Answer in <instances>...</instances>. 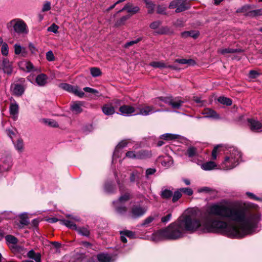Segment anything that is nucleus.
<instances>
[{
    "instance_id": "1",
    "label": "nucleus",
    "mask_w": 262,
    "mask_h": 262,
    "mask_svg": "<svg viewBox=\"0 0 262 262\" xmlns=\"http://www.w3.org/2000/svg\"><path fill=\"white\" fill-rule=\"evenodd\" d=\"M260 214L242 208L214 203L205 210H191L176 222L152 234V240H176L185 231L220 233L232 238H242L260 230Z\"/></svg>"
},
{
    "instance_id": "2",
    "label": "nucleus",
    "mask_w": 262,
    "mask_h": 262,
    "mask_svg": "<svg viewBox=\"0 0 262 262\" xmlns=\"http://www.w3.org/2000/svg\"><path fill=\"white\" fill-rule=\"evenodd\" d=\"M229 152L222 163V167L225 170H230L235 167L239 164L241 159V153L237 148H230Z\"/></svg>"
},
{
    "instance_id": "3",
    "label": "nucleus",
    "mask_w": 262,
    "mask_h": 262,
    "mask_svg": "<svg viewBox=\"0 0 262 262\" xmlns=\"http://www.w3.org/2000/svg\"><path fill=\"white\" fill-rule=\"evenodd\" d=\"M159 101H162L170 105L172 108L179 109L183 105L184 101L182 100L180 97H172V96L166 97H159L155 100V103L162 106V104Z\"/></svg>"
},
{
    "instance_id": "4",
    "label": "nucleus",
    "mask_w": 262,
    "mask_h": 262,
    "mask_svg": "<svg viewBox=\"0 0 262 262\" xmlns=\"http://www.w3.org/2000/svg\"><path fill=\"white\" fill-rule=\"evenodd\" d=\"M170 9H176V13H180L189 9L190 5L187 0H173L168 6Z\"/></svg>"
},
{
    "instance_id": "5",
    "label": "nucleus",
    "mask_w": 262,
    "mask_h": 262,
    "mask_svg": "<svg viewBox=\"0 0 262 262\" xmlns=\"http://www.w3.org/2000/svg\"><path fill=\"white\" fill-rule=\"evenodd\" d=\"M15 32L18 34H27L28 30L25 23L20 19H14L10 22Z\"/></svg>"
},
{
    "instance_id": "6",
    "label": "nucleus",
    "mask_w": 262,
    "mask_h": 262,
    "mask_svg": "<svg viewBox=\"0 0 262 262\" xmlns=\"http://www.w3.org/2000/svg\"><path fill=\"white\" fill-rule=\"evenodd\" d=\"M147 211L145 207H142L140 205H135L132 207L128 213V216L132 219H136L143 216Z\"/></svg>"
},
{
    "instance_id": "7",
    "label": "nucleus",
    "mask_w": 262,
    "mask_h": 262,
    "mask_svg": "<svg viewBox=\"0 0 262 262\" xmlns=\"http://www.w3.org/2000/svg\"><path fill=\"white\" fill-rule=\"evenodd\" d=\"M136 115L148 116L157 112H160V110H155L153 106L147 105H139L136 106Z\"/></svg>"
},
{
    "instance_id": "8",
    "label": "nucleus",
    "mask_w": 262,
    "mask_h": 262,
    "mask_svg": "<svg viewBox=\"0 0 262 262\" xmlns=\"http://www.w3.org/2000/svg\"><path fill=\"white\" fill-rule=\"evenodd\" d=\"M59 87L62 89L68 92L73 93L80 98L83 97L84 95L83 91L79 90L76 86H72L68 83H62L59 84Z\"/></svg>"
},
{
    "instance_id": "9",
    "label": "nucleus",
    "mask_w": 262,
    "mask_h": 262,
    "mask_svg": "<svg viewBox=\"0 0 262 262\" xmlns=\"http://www.w3.org/2000/svg\"><path fill=\"white\" fill-rule=\"evenodd\" d=\"M248 125L252 132H260L262 131V123L253 118L247 119Z\"/></svg>"
},
{
    "instance_id": "10",
    "label": "nucleus",
    "mask_w": 262,
    "mask_h": 262,
    "mask_svg": "<svg viewBox=\"0 0 262 262\" xmlns=\"http://www.w3.org/2000/svg\"><path fill=\"white\" fill-rule=\"evenodd\" d=\"M127 144V142L126 140H122L118 144L113 153L112 163H114L116 159L121 156L122 153V150Z\"/></svg>"
},
{
    "instance_id": "11",
    "label": "nucleus",
    "mask_w": 262,
    "mask_h": 262,
    "mask_svg": "<svg viewBox=\"0 0 262 262\" xmlns=\"http://www.w3.org/2000/svg\"><path fill=\"white\" fill-rule=\"evenodd\" d=\"M12 166V159L10 156H5L0 160V171L8 170Z\"/></svg>"
},
{
    "instance_id": "12",
    "label": "nucleus",
    "mask_w": 262,
    "mask_h": 262,
    "mask_svg": "<svg viewBox=\"0 0 262 262\" xmlns=\"http://www.w3.org/2000/svg\"><path fill=\"white\" fill-rule=\"evenodd\" d=\"M136 106L134 107L130 105H123L120 107L119 111L121 115L125 116L130 115H136V112H137Z\"/></svg>"
},
{
    "instance_id": "13",
    "label": "nucleus",
    "mask_w": 262,
    "mask_h": 262,
    "mask_svg": "<svg viewBox=\"0 0 262 262\" xmlns=\"http://www.w3.org/2000/svg\"><path fill=\"white\" fill-rule=\"evenodd\" d=\"M148 156V153L146 151L141 150L137 152L133 151H127L125 157L130 159H144Z\"/></svg>"
},
{
    "instance_id": "14",
    "label": "nucleus",
    "mask_w": 262,
    "mask_h": 262,
    "mask_svg": "<svg viewBox=\"0 0 262 262\" xmlns=\"http://www.w3.org/2000/svg\"><path fill=\"white\" fill-rule=\"evenodd\" d=\"M115 212L119 215H124L127 212L126 207L122 203H117L116 201L113 202Z\"/></svg>"
},
{
    "instance_id": "15",
    "label": "nucleus",
    "mask_w": 262,
    "mask_h": 262,
    "mask_svg": "<svg viewBox=\"0 0 262 262\" xmlns=\"http://www.w3.org/2000/svg\"><path fill=\"white\" fill-rule=\"evenodd\" d=\"M124 10H126L128 13L133 14L138 13L140 10V8L138 6H134L131 3H127L126 4L122 9L119 10L118 13H120Z\"/></svg>"
},
{
    "instance_id": "16",
    "label": "nucleus",
    "mask_w": 262,
    "mask_h": 262,
    "mask_svg": "<svg viewBox=\"0 0 262 262\" xmlns=\"http://www.w3.org/2000/svg\"><path fill=\"white\" fill-rule=\"evenodd\" d=\"M18 66L21 70L27 72H30L33 71L34 69L33 64L31 62L26 60L19 62Z\"/></svg>"
},
{
    "instance_id": "17",
    "label": "nucleus",
    "mask_w": 262,
    "mask_h": 262,
    "mask_svg": "<svg viewBox=\"0 0 262 262\" xmlns=\"http://www.w3.org/2000/svg\"><path fill=\"white\" fill-rule=\"evenodd\" d=\"M84 102L82 101H75L71 105V111L75 114H79L82 112V106Z\"/></svg>"
},
{
    "instance_id": "18",
    "label": "nucleus",
    "mask_w": 262,
    "mask_h": 262,
    "mask_svg": "<svg viewBox=\"0 0 262 262\" xmlns=\"http://www.w3.org/2000/svg\"><path fill=\"white\" fill-rule=\"evenodd\" d=\"M3 70L5 73L11 75L13 71L12 63L7 58H4L3 61Z\"/></svg>"
},
{
    "instance_id": "19",
    "label": "nucleus",
    "mask_w": 262,
    "mask_h": 262,
    "mask_svg": "<svg viewBox=\"0 0 262 262\" xmlns=\"http://www.w3.org/2000/svg\"><path fill=\"white\" fill-rule=\"evenodd\" d=\"M48 77L45 74H40L37 75L35 79V82L39 86H45L48 82Z\"/></svg>"
},
{
    "instance_id": "20",
    "label": "nucleus",
    "mask_w": 262,
    "mask_h": 262,
    "mask_svg": "<svg viewBox=\"0 0 262 262\" xmlns=\"http://www.w3.org/2000/svg\"><path fill=\"white\" fill-rule=\"evenodd\" d=\"M202 114L204 115V117L206 118H210L215 119L220 118V116L216 112L210 108L204 109L202 112Z\"/></svg>"
},
{
    "instance_id": "21",
    "label": "nucleus",
    "mask_w": 262,
    "mask_h": 262,
    "mask_svg": "<svg viewBox=\"0 0 262 262\" xmlns=\"http://www.w3.org/2000/svg\"><path fill=\"white\" fill-rule=\"evenodd\" d=\"M13 94L17 96H21L25 91L24 87L20 84H14L11 86Z\"/></svg>"
},
{
    "instance_id": "22",
    "label": "nucleus",
    "mask_w": 262,
    "mask_h": 262,
    "mask_svg": "<svg viewBox=\"0 0 262 262\" xmlns=\"http://www.w3.org/2000/svg\"><path fill=\"white\" fill-rule=\"evenodd\" d=\"M99 262H113L114 261L112 257L107 253H100L97 256Z\"/></svg>"
},
{
    "instance_id": "23",
    "label": "nucleus",
    "mask_w": 262,
    "mask_h": 262,
    "mask_svg": "<svg viewBox=\"0 0 262 262\" xmlns=\"http://www.w3.org/2000/svg\"><path fill=\"white\" fill-rule=\"evenodd\" d=\"M143 171H139L137 170H134L130 174L129 178L130 181L132 183L137 182V184L139 183V179L141 178Z\"/></svg>"
},
{
    "instance_id": "24",
    "label": "nucleus",
    "mask_w": 262,
    "mask_h": 262,
    "mask_svg": "<svg viewBox=\"0 0 262 262\" xmlns=\"http://www.w3.org/2000/svg\"><path fill=\"white\" fill-rule=\"evenodd\" d=\"M217 165L215 162L213 161H208L205 162L201 165V167L204 170L208 171L215 169Z\"/></svg>"
},
{
    "instance_id": "25",
    "label": "nucleus",
    "mask_w": 262,
    "mask_h": 262,
    "mask_svg": "<svg viewBox=\"0 0 262 262\" xmlns=\"http://www.w3.org/2000/svg\"><path fill=\"white\" fill-rule=\"evenodd\" d=\"M103 113L105 115H112L115 113V109L111 104H106L103 106L102 108Z\"/></svg>"
},
{
    "instance_id": "26",
    "label": "nucleus",
    "mask_w": 262,
    "mask_h": 262,
    "mask_svg": "<svg viewBox=\"0 0 262 262\" xmlns=\"http://www.w3.org/2000/svg\"><path fill=\"white\" fill-rule=\"evenodd\" d=\"M14 52L15 54H21L23 57L26 56L27 54L26 49L17 43L14 45Z\"/></svg>"
},
{
    "instance_id": "27",
    "label": "nucleus",
    "mask_w": 262,
    "mask_h": 262,
    "mask_svg": "<svg viewBox=\"0 0 262 262\" xmlns=\"http://www.w3.org/2000/svg\"><path fill=\"white\" fill-rule=\"evenodd\" d=\"M27 256L34 259L36 262H40L41 255L39 253H35L33 250H30L27 253Z\"/></svg>"
},
{
    "instance_id": "28",
    "label": "nucleus",
    "mask_w": 262,
    "mask_h": 262,
    "mask_svg": "<svg viewBox=\"0 0 262 262\" xmlns=\"http://www.w3.org/2000/svg\"><path fill=\"white\" fill-rule=\"evenodd\" d=\"M240 49H231V48H225V49H219L217 51L218 53L225 55L228 53H234L241 52Z\"/></svg>"
},
{
    "instance_id": "29",
    "label": "nucleus",
    "mask_w": 262,
    "mask_h": 262,
    "mask_svg": "<svg viewBox=\"0 0 262 262\" xmlns=\"http://www.w3.org/2000/svg\"><path fill=\"white\" fill-rule=\"evenodd\" d=\"M174 62L182 64H187L188 66H193L195 64V61L191 59H176Z\"/></svg>"
},
{
    "instance_id": "30",
    "label": "nucleus",
    "mask_w": 262,
    "mask_h": 262,
    "mask_svg": "<svg viewBox=\"0 0 262 262\" xmlns=\"http://www.w3.org/2000/svg\"><path fill=\"white\" fill-rule=\"evenodd\" d=\"M76 231L79 234L84 236L89 237L90 235V230L87 227H77Z\"/></svg>"
},
{
    "instance_id": "31",
    "label": "nucleus",
    "mask_w": 262,
    "mask_h": 262,
    "mask_svg": "<svg viewBox=\"0 0 262 262\" xmlns=\"http://www.w3.org/2000/svg\"><path fill=\"white\" fill-rule=\"evenodd\" d=\"M62 223L70 229L76 230L77 227L75 223L71 220H63Z\"/></svg>"
},
{
    "instance_id": "32",
    "label": "nucleus",
    "mask_w": 262,
    "mask_h": 262,
    "mask_svg": "<svg viewBox=\"0 0 262 262\" xmlns=\"http://www.w3.org/2000/svg\"><path fill=\"white\" fill-rule=\"evenodd\" d=\"M149 65L155 68H167L168 64L165 63L163 61H152L150 63Z\"/></svg>"
},
{
    "instance_id": "33",
    "label": "nucleus",
    "mask_w": 262,
    "mask_h": 262,
    "mask_svg": "<svg viewBox=\"0 0 262 262\" xmlns=\"http://www.w3.org/2000/svg\"><path fill=\"white\" fill-rule=\"evenodd\" d=\"M173 194V192L172 190H170L168 189H162L161 192V196L163 199H169L170 198Z\"/></svg>"
},
{
    "instance_id": "34",
    "label": "nucleus",
    "mask_w": 262,
    "mask_h": 262,
    "mask_svg": "<svg viewBox=\"0 0 262 262\" xmlns=\"http://www.w3.org/2000/svg\"><path fill=\"white\" fill-rule=\"evenodd\" d=\"M15 149L19 152H21L24 149V142L22 139H18L16 143L13 141Z\"/></svg>"
},
{
    "instance_id": "35",
    "label": "nucleus",
    "mask_w": 262,
    "mask_h": 262,
    "mask_svg": "<svg viewBox=\"0 0 262 262\" xmlns=\"http://www.w3.org/2000/svg\"><path fill=\"white\" fill-rule=\"evenodd\" d=\"M0 42L2 44L1 47V53L4 56H7L9 53V47L8 45L6 42H3V40L2 38H0Z\"/></svg>"
},
{
    "instance_id": "36",
    "label": "nucleus",
    "mask_w": 262,
    "mask_h": 262,
    "mask_svg": "<svg viewBox=\"0 0 262 262\" xmlns=\"http://www.w3.org/2000/svg\"><path fill=\"white\" fill-rule=\"evenodd\" d=\"M10 113L11 115L15 116L18 113V105L16 103H11L9 108Z\"/></svg>"
},
{
    "instance_id": "37",
    "label": "nucleus",
    "mask_w": 262,
    "mask_h": 262,
    "mask_svg": "<svg viewBox=\"0 0 262 262\" xmlns=\"http://www.w3.org/2000/svg\"><path fill=\"white\" fill-rule=\"evenodd\" d=\"M179 136L178 135L166 133L160 136V138L165 140H171L173 139H178Z\"/></svg>"
},
{
    "instance_id": "38",
    "label": "nucleus",
    "mask_w": 262,
    "mask_h": 262,
    "mask_svg": "<svg viewBox=\"0 0 262 262\" xmlns=\"http://www.w3.org/2000/svg\"><path fill=\"white\" fill-rule=\"evenodd\" d=\"M187 154L189 158L195 157L198 155L197 149L194 147L190 146L187 150Z\"/></svg>"
},
{
    "instance_id": "39",
    "label": "nucleus",
    "mask_w": 262,
    "mask_h": 262,
    "mask_svg": "<svg viewBox=\"0 0 262 262\" xmlns=\"http://www.w3.org/2000/svg\"><path fill=\"white\" fill-rule=\"evenodd\" d=\"M130 195L129 193H126L120 196V198H119V199L115 201L117 202V203H122V204H124V203L125 202H127V201H128L130 199Z\"/></svg>"
},
{
    "instance_id": "40",
    "label": "nucleus",
    "mask_w": 262,
    "mask_h": 262,
    "mask_svg": "<svg viewBox=\"0 0 262 262\" xmlns=\"http://www.w3.org/2000/svg\"><path fill=\"white\" fill-rule=\"evenodd\" d=\"M43 122L46 124H47L49 126L57 127L58 126V123L54 120L50 119H43Z\"/></svg>"
},
{
    "instance_id": "41",
    "label": "nucleus",
    "mask_w": 262,
    "mask_h": 262,
    "mask_svg": "<svg viewBox=\"0 0 262 262\" xmlns=\"http://www.w3.org/2000/svg\"><path fill=\"white\" fill-rule=\"evenodd\" d=\"M115 189V186L112 182L106 183L104 185V190L107 193L113 192Z\"/></svg>"
},
{
    "instance_id": "42",
    "label": "nucleus",
    "mask_w": 262,
    "mask_h": 262,
    "mask_svg": "<svg viewBox=\"0 0 262 262\" xmlns=\"http://www.w3.org/2000/svg\"><path fill=\"white\" fill-rule=\"evenodd\" d=\"M20 224L23 225H27L29 222L26 213H22L19 215Z\"/></svg>"
},
{
    "instance_id": "43",
    "label": "nucleus",
    "mask_w": 262,
    "mask_h": 262,
    "mask_svg": "<svg viewBox=\"0 0 262 262\" xmlns=\"http://www.w3.org/2000/svg\"><path fill=\"white\" fill-rule=\"evenodd\" d=\"M218 100L221 103L226 104L227 106H230L232 104L231 100L227 97H220L218 99Z\"/></svg>"
},
{
    "instance_id": "44",
    "label": "nucleus",
    "mask_w": 262,
    "mask_h": 262,
    "mask_svg": "<svg viewBox=\"0 0 262 262\" xmlns=\"http://www.w3.org/2000/svg\"><path fill=\"white\" fill-rule=\"evenodd\" d=\"M91 74L93 77H98L102 74L100 69L98 68L93 67L90 69Z\"/></svg>"
},
{
    "instance_id": "45",
    "label": "nucleus",
    "mask_w": 262,
    "mask_h": 262,
    "mask_svg": "<svg viewBox=\"0 0 262 262\" xmlns=\"http://www.w3.org/2000/svg\"><path fill=\"white\" fill-rule=\"evenodd\" d=\"M5 239L8 244H16L18 242V239L15 236L11 235L6 236Z\"/></svg>"
},
{
    "instance_id": "46",
    "label": "nucleus",
    "mask_w": 262,
    "mask_h": 262,
    "mask_svg": "<svg viewBox=\"0 0 262 262\" xmlns=\"http://www.w3.org/2000/svg\"><path fill=\"white\" fill-rule=\"evenodd\" d=\"M145 4L146 8L148 9V13L150 14L152 13L155 8V4L150 1Z\"/></svg>"
},
{
    "instance_id": "47",
    "label": "nucleus",
    "mask_w": 262,
    "mask_h": 262,
    "mask_svg": "<svg viewBox=\"0 0 262 262\" xmlns=\"http://www.w3.org/2000/svg\"><path fill=\"white\" fill-rule=\"evenodd\" d=\"M172 202L173 203L177 202L179 199H180L182 196V192L180 190V189L177 191H176L174 193H173L172 195Z\"/></svg>"
},
{
    "instance_id": "48",
    "label": "nucleus",
    "mask_w": 262,
    "mask_h": 262,
    "mask_svg": "<svg viewBox=\"0 0 262 262\" xmlns=\"http://www.w3.org/2000/svg\"><path fill=\"white\" fill-rule=\"evenodd\" d=\"M154 220V217L150 216L147 217L142 223L141 226L145 227L149 226V224Z\"/></svg>"
},
{
    "instance_id": "49",
    "label": "nucleus",
    "mask_w": 262,
    "mask_h": 262,
    "mask_svg": "<svg viewBox=\"0 0 262 262\" xmlns=\"http://www.w3.org/2000/svg\"><path fill=\"white\" fill-rule=\"evenodd\" d=\"M129 16L128 15H126L122 17L116 22L115 26H120L123 25L125 21L129 18Z\"/></svg>"
},
{
    "instance_id": "50",
    "label": "nucleus",
    "mask_w": 262,
    "mask_h": 262,
    "mask_svg": "<svg viewBox=\"0 0 262 262\" xmlns=\"http://www.w3.org/2000/svg\"><path fill=\"white\" fill-rule=\"evenodd\" d=\"M142 37H139L137 39H136L135 40H132V41H128V42H127L125 45H124V47L125 48H128L131 46H133L134 45V44H136V43H138L139 41H140L141 40H142Z\"/></svg>"
},
{
    "instance_id": "51",
    "label": "nucleus",
    "mask_w": 262,
    "mask_h": 262,
    "mask_svg": "<svg viewBox=\"0 0 262 262\" xmlns=\"http://www.w3.org/2000/svg\"><path fill=\"white\" fill-rule=\"evenodd\" d=\"M180 190L182 193L183 192L189 196L192 195L193 193V190L190 188H182L180 189Z\"/></svg>"
},
{
    "instance_id": "52",
    "label": "nucleus",
    "mask_w": 262,
    "mask_h": 262,
    "mask_svg": "<svg viewBox=\"0 0 262 262\" xmlns=\"http://www.w3.org/2000/svg\"><path fill=\"white\" fill-rule=\"evenodd\" d=\"M249 15L250 16H260L262 15V9L254 10L249 12Z\"/></svg>"
},
{
    "instance_id": "53",
    "label": "nucleus",
    "mask_w": 262,
    "mask_h": 262,
    "mask_svg": "<svg viewBox=\"0 0 262 262\" xmlns=\"http://www.w3.org/2000/svg\"><path fill=\"white\" fill-rule=\"evenodd\" d=\"M250 6H249L248 5H244L242 7L237 9L236 10V12L237 13L247 12L249 11V10L250 9Z\"/></svg>"
},
{
    "instance_id": "54",
    "label": "nucleus",
    "mask_w": 262,
    "mask_h": 262,
    "mask_svg": "<svg viewBox=\"0 0 262 262\" xmlns=\"http://www.w3.org/2000/svg\"><path fill=\"white\" fill-rule=\"evenodd\" d=\"M58 28L59 27L57 25L55 24H53L51 26L48 27V31L56 33L58 32Z\"/></svg>"
},
{
    "instance_id": "55",
    "label": "nucleus",
    "mask_w": 262,
    "mask_h": 262,
    "mask_svg": "<svg viewBox=\"0 0 262 262\" xmlns=\"http://www.w3.org/2000/svg\"><path fill=\"white\" fill-rule=\"evenodd\" d=\"M246 194L251 199L262 202V198L257 197L254 194L250 192H247Z\"/></svg>"
},
{
    "instance_id": "56",
    "label": "nucleus",
    "mask_w": 262,
    "mask_h": 262,
    "mask_svg": "<svg viewBox=\"0 0 262 262\" xmlns=\"http://www.w3.org/2000/svg\"><path fill=\"white\" fill-rule=\"evenodd\" d=\"M121 234H124L126 236H127L130 238H133L135 236V234L133 231L126 230L124 231H121Z\"/></svg>"
},
{
    "instance_id": "57",
    "label": "nucleus",
    "mask_w": 262,
    "mask_h": 262,
    "mask_svg": "<svg viewBox=\"0 0 262 262\" xmlns=\"http://www.w3.org/2000/svg\"><path fill=\"white\" fill-rule=\"evenodd\" d=\"M46 58L49 61H52L54 60V55L51 51L47 52L46 53Z\"/></svg>"
},
{
    "instance_id": "58",
    "label": "nucleus",
    "mask_w": 262,
    "mask_h": 262,
    "mask_svg": "<svg viewBox=\"0 0 262 262\" xmlns=\"http://www.w3.org/2000/svg\"><path fill=\"white\" fill-rule=\"evenodd\" d=\"M171 214L169 213L167 215H166V216H163L161 218V222L164 224H166L171 220Z\"/></svg>"
},
{
    "instance_id": "59",
    "label": "nucleus",
    "mask_w": 262,
    "mask_h": 262,
    "mask_svg": "<svg viewBox=\"0 0 262 262\" xmlns=\"http://www.w3.org/2000/svg\"><path fill=\"white\" fill-rule=\"evenodd\" d=\"M161 23L160 21H155L150 24L149 27L152 29H157L161 25Z\"/></svg>"
},
{
    "instance_id": "60",
    "label": "nucleus",
    "mask_w": 262,
    "mask_h": 262,
    "mask_svg": "<svg viewBox=\"0 0 262 262\" xmlns=\"http://www.w3.org/2000/svg\"><path fill=\"white\" fill-rule=\"evenodd\" d=\"M51 9V3L49 2H46L43 6L42 8V11L43 12H46L50 10Z\"/></svg>"
},
{
    "instance_id": "61",
    "label": "nucleus",
    "mask_w": 262,
    "mask_h": 262,
    "mask_svg": "<svg viewBox=\"0 0 262 262\" xmlns=\"http://www.w3.org/2000/svg\"><path fill=\"white\" fill-rule=\"evenodd\" d=\"M83 90L87 93H91L93 94H98V91L95 89L89 88V87H85L83 88Z\"/></svg>"
},
{
    "instance_id": "62",
    "label": "nucleus",
    "mask_w": 262,
    "mask_h": 262,
    "mask_svg": "<svg viewBox=\"0 0 262 262\" xmlns=\"http://www.w3.org/2000/svg\"><path fill=\"white\" fill-rule=\"evenodd\" d=\"M156 171V170L155 168H148L146 170V177L148 178L149 176L154 174Z\"/></svg>"
},
{
    "instance_id": "63",
    "label": "nucleus",
    "mask_w": 262,
    "mask_h": 262,
    "mask_svg": "<svg viewBox=\"0 0 262 262\" xmlns=\"http://www.w3.org/2000/svg\"><path fill=\"white\" fill-rule=\"evenodd\" d=\"M219 147V145L216 146V147H215L213 148V150L212 151L211 156H212V158L213 160H215L216 159L217 150H218Z\"/></svg>"
},
{
    "instance_id": "64",
    "label": "nucleus",
    "mask_w": 262,
    "mask_h": 262,
    "mask_svg": "<svg viewBox=\"0 0 262 262\" xmlns=\"http://www.w3.org/2000/svg\"><path fill=\"white\" fill-rule=\"evenodd\" d=\"M166 8L164 7H162V6L159 5L157 7V13L159 14H165V13Z\"/></svg>"
}]
</instances>
